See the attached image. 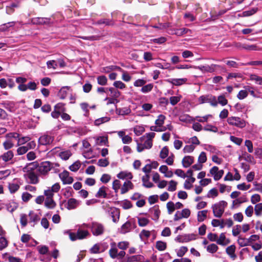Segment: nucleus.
<instances>
[{"mask_svg":"<svg viewBox=\"0 0 262 262\" xmlns=\"http://www.w3.org/2000/svg\"><path fill=\"white\" fill-rule=\"evenodd\" d=\"M129 243L127 241H122L117 244L115 242L110 244L109 255L112 258L118 259H122L125 255V252L124 251L128 248Z\"/></svg>","mask_w":262,"mask_h":262,"instance_id":"nucleus-1","label":"nucleus"},{"mask_svg":"<svg viewBox=\"0 0 262 262\" xmlns=\"http://www.w3.org/2000/svg\"><path fill=\"white\" fill-rule=\"evenodd\" d=\"M227 206V203L225 201H221L212 205L211 208L212 209L213 215L218 218L222 217Z\"/></svg>","mask_w":262,"mask_h":262,"instance_id":"nucleus-2","label":"nucleus"},{"mask_svg":"<svg viewBox=\"0 0 262 262\" xmlns=\"http://www.w3.org/2000/svg\"><path fill=\"white\" fill-rule=\"evenodd\" d=\"M37 167V163L33 162L30 163L26 167L27 171V173L25 174V176L30 181V183L33 184H36L38 183L39 180L37 176L32 171H30Z\"/></svg>","mask_w":262,"mask_h":262,"instance_id":"nucleus-3","label":"nucleus"},{"mask_svg":"<svg viewBox=\"0 0 262 262\" xmlns=\"http://www.w3.org/2000/svg\"><path fill=\"white\" fill-rule=\"evenodd\" d=\"M228 123L232 126L243 128L246 125V121L238 117L231 116L227 119Z\"/></svg>","mask_w":262,"mask_h":262,"instance_id":"nucleus-4","label":"nucleus"},{"mask_svg":"<svg viewBox=\"0 0 262 262\" xmlns=\"http://www.w3.org/2000/svg\"><path fill=\"white\" fill-rule=\"evenodd\" d=\"M60 189L59 183H56L51 187H48L44 190L43 194L46 198H53L54 193L58 192Z\"/></svg>","mask_w":262,"mask_h":262,"instance_id":"nucleus-5","label":"nucleus"},{"mask_svg":"<svg viewBox=\"0 0 262 262\" xmlns=\"http://www.w3.org/2000/svg\"><path fill=\"white\" fill-rule=\"evenodd\" d=\"M89 234L87 230L79 229L77 233H69V236L71 241H74L77 239H82L85 238Z\"/></svg>","mask_w":262,"mask_h":262,"instance_id":"nucleus-6","label":"nucleus"},{"mask_svg":"<svg viewBox=\"0 0 262 262\" xmlns=\"http://www.w3.org/2000/svg\"><path fill=\"white\" fill-rule=\"evenodd\" d=\"M37 171L41 174H47L52 168L51 163L49 161H45L40 163L39 165L37 164Z\"/></svg>","mask_w":262,"mask_h":262,"instance_id":"nucleus-7","label":"nucleus"},{"mask_svg":"<svg viewBox=\"0 0 262 262\" xmlns=\"http://www.w3.org/2000/svg\"><path fill=\"white\" fill-rule=\"evenodd\" d=\"M196 238V235L193 233L185 234L177 236L175 241L179 243H187Z\"/></svg>","mask_w":262,"mask_h":262,"instance_id":"nucleus-8","label":"nucleus"},{"mask_svg":"<svg viewBox=\"0 0 262 262\" xmlns=\"http://www.w3.org/2000/svg\"><path fill=\"white\" fill-rule=\"evenodd\" d=\"M36 146V143L34 141L28 142L26 145L19 147L17 149L18 155H21L27 152L29 149H33Z\"/></svg>","mask_w":262,"mask_h":262,"instance_id":"nucleus-9","label":"nucleus"},{"mask_svg":"<svg viewBox=\"0 0 262 262\" xmlns=\"http://www.w3.org/2000/svg\"><path fill=\"white\" fill-rule=\"evenodd\" d=\"M93 234L95 236L102 234L104 232V226L100 223L94 222L91 226Z\"/></svg>","mask_w":262,"mask_h":262,"instance_id":"nucleus-10","label":"nucleus"},{"mask_svg":"<svg viewBox=\"0 0 262 262\" xmlns=\"http://www.w3.org/2000/svg\"><path fill=\"white\" fill-rule=\"evenodd\" d=\"M59 177L63 184H71L74 181L73 177L70 176L69 172L67 170L60 173Z\"/></svg>","mask_w":262,"mask_h":262,"instance_id":"nucleus-11","label":"nucleus"},{"mask_svg":"<svg viewBox=\"0 0 262 262\" xmlns=\"http://www.w3.org/2000/svg\"><path fill=\"white\" fill-rule=\"evenodd\" d=\"M209 173L211 176L213 177L215 181H218L223 177L224 170H219L217 166H213L210 169Z\"/></svg>","mask_w":262,"mask_h":262,"instance_id":"nucleus-12","label":"nucleus"},{"mask_svg":"<svg viewBox=\"0 0 262 262\" xmlns=\"http://www.w3.org/2000/svg\"><path fill=\"white\" fill-rule=\"evenodd\" d=\"M54 153H58V156L62 160H68L72 155V153L69 150H62L59 147H56L53 149Z\"/></svg>","mask_w":262,"mask_h":262,"instance_id":"nucleus-13","label":"nucleus"},{"mask_svg":"<svg viewBox=\"0 0 262 262\" xmlns=\"http://www.w3.org/2000/svg\"><path fill=\"white\" fill-rule=\"evenodd\" d=\"M80 204V201L74 198H70L67 200L66 204V207L68 210L76 209Z\"/></svg>","mask_w":262,"mask_h":262,"instance_id":"nucleus-14","label":"nucleus"},{"mask_svg":"<svg viewBox=\"0 0 262 262\" xmlns=\"http://www.w3.org/2000/svg\"><path fill=\"white\" fill-rule=\"evenodd\" d=\"M218 67L216 64H212L211 65L200 66L194 67V68L199 69L203 73L209 72L212 73L215 71L216 68Z\"/></svg>","mask_w":262,"mask_h":262,"instance_id":"nucleus-15","label":"nucleus"},{"mask_svg":"<svg viewBox=\"0 0 262 262\" xmlns=\"http://www.w3.org/2000/svg\"><path fill=\"white\" fill-rule=\"evenodd\" d=\"M188 79L186 78H170L166 80V81L174 86H181L187 83Z\"/></svg>","mask_w":262,"mask_h":262,"instance_id":"nucleus-16","label":"nucleus"},{"mask_svg":"<svg viewBox=\"0 0 262 262\" xmlns=\"http://www.w3.org/2000/svg\"><path fill=\"white\" fill-rule=\"evenodd\" d=\"M248 201L246 195H243L236 199L232 201L231 208H237L240 207L241 205L243 203H246Z\"/></svg>","mask_w":262,"mask_h":262,"instance_id":"nucleus-17","label":"nucleus"},{"mask_svg":"<svg viewBox=\"0 0 262 262\" xmlns=\"http://www.w3.org/2000/svg\"><path fill=\"white\" fill-rule=\"evenodd\" d=\"M159 171L164 174V177L167 178L172 177L173 173L169 169L166 165H162L159 168Z\"/></svg>","mask_w":262,"mask_h":262,"instance_id":"nucleus-18","label":"nucleus"},{"mask_svg":"<svg viewBox=\"0 0 262 262\" xmlns=\"http://www.w3.org/2000/svg\"><path fill=\"white\" fill-rule=\"evenodd\" d=\"M53 141L52 138L47 135L41 136L38 139V143L40 145H46L50 144Z\"/></svg>","mask_w":262,"mask_h":262,"instance_id":"nucleus-19","label":"nucleus"},{"mask_svg":"<svg viewBox=\"0 0 262 262\" xmlns=\"http://www.w3.org/2000/svg\"><path fill=\"white\" fill-rule=\"evenodd\" d=\"M94 138L95 139L96 144L98 145L108 146L107 136H98Z\"/></svg>","mask_w":262,"mask_h":262,"instance_id":"nucleus-20","label":"nucleus"},{"mask_svg":"<svg viewBox=\"0 0 262 262\" xmlns=\"http://www.w3.org/2000/svg\"><path fill=\"white\" fill-rule=\"evenodd\" d=\"M134 185L130 181H125L121 188V193L122 194L125 193L129 190L132 189Z\"/></svg>","mask_w":262,"mask_h":262,"instance_id":"nucleus-21","label":"nucleus"},{"mask_svg":"<svg viewBox=\"0 0 262 262\" xmlns=\"http://www.w3.org/2000/svg\"><path fill=\"white\" fill-rule=\"evenodd\" d=\"M107 188L104 186L101 187L98 192L96 193L95 196L98 198H106L107 197Z\"/></svg>","mask_w":262,"mask_h":262,"instance_id":"nucleus-22","label":"nucleus"},{"mask_svg":"<svg viewBox=\"0 0 262 262\" xmlns=\"http://www.w3.org/2000/svg\"><path fill=\"white\" fill-rule=\"evenodd\" d=\"M230 243L229 239L226 238L225 234L222 233L220 234L219 237H217V244L222 246H225Z\"/></svg>","mask_w":262,"mask_h":262,"instance_id":"nucleus-23","label":"nucleus"},{"mask_svg":"<svg viewBox=\"0 0 262 262\" xmlns=\"http://www.w3.org/2000/svg\"><path fill=\"white\" fill-rule=\"evenodd\" d=\"M194 161V158L190 156H185L182 160V164L184 167H188Z\"/></svg>","mask_w":262,"mask_h":262,"instance_id":"nucleus-24","label":"nucleus"},{"mask_svg":"<svg viewBox=\"0 0 262 262\" xmlns=\"http://www.w3.org/2000/svg\"><path fill=\"white\" fill-rule=\"evenodd\" d=\"M150 212L152 215V219L154 220L157 221L158 220L160 214V210L158 206H155L151 208L150 209Z\"/></svg>","mask_w":262,"mask_h":262,"instance_id":"nucleus-25","label":"nucleus"},{"mask_svg":"<svg viewBox=\"0 0 262 262\" xmlns=\"http://www.w3.org/2000/svg\"><path fill=\"white\" fill-rule=\"evenodd\" d=\"M117 177L118 178L122 180H131L133 178V175L132 173L127 171H121L117 174Z\"/></svg>","mask_w":262,"mask_h":262,"instance_id":"nucleus-26","label":"nucleus"},{"mask_svg":"<svg viewBox=\"0 0 262 262\" xmlns=\"http://www.w3.org/2000/svg\"><path fill=\"white\" fill-rule=\"evenodd\" d=\"M111 213L113 221L114 223H117L119 220L120 217L119 210L116 208H112L111 210Z\"/></svg>","mask_w":262,"mask_h":262,"instance_id":"nucleus-27","label":"nucleus"},{"mask_svg":"<svg viewBox=\"0 0 262 262\" xmlns=\"http://www.w3.org/2000/svg\"><path fill=\"white\" fill-rule=\"evenodd\" d=\"M170 32H169L170 34H175L177 36H182L184 34L187 33L189 30L186 28H181L175 30H170Z\"/></svg>","mask_w":262,"mask_h":262,"instance_id":"nucleus-28","label":"nucleus"},{"mask_svg":"<svg viewBox=\"0 0 262 262\" xmlns=\"http://www.w3.org/2000/svg\"><path fill=\"white\" fill-rule=\"evenodd\" d=\"M132 228V223L130 222H126L121 227L120 232L125 234L129 232Z\"/></svg>","mask_w":262,"mask_h":262,"instance_id":"nucleus-29","label":"nucleus"},{"mask_svg":"<svg viewBox=\"0 0 262 262\" xmlns=\"http://www.w3.org/2000/svg\"><path fill=\"white\" fill-rule=\"evenodd\" d=\"M195 178L193 177H188L185 180L184 187L186 189H190L192 187L193 183L195 182Z\"/></svg>","mask_w":262,"mask_h":262,"instance_id":"nucleus-30","label":"nucleus"},{"mask_svg":"<svg viewBox=\"0 0 262 262\" xmlns=\"http://www.w3.org/2000/svg\"><path fill=\"white\" fill-rule=\"evenodd\" d=\"M56 205L53 198H45V206L48 209H54Z\"/></svg>","mask_w":262,"mask_h":262,"instance_id":"nucleus-31","label":"nucleus"},{"mask_svg":"<svg viewBox=\"0 0 262 262\" xmlns=\"http://www.w3.org/2000/svg\"><path fill=\"white\" fill-rule=\"evenodd\" d=\"M208 211L204 210L199 211L197 213V220L199 222H203L206 218Z\"/></svg>","mask_w":262,"mask_h":262,"instance_id":"nucleus-32","label":"nucleus"},{"mask_svg":"<svg viewBox=\"0 0 262 262\" xmlns=\"http://www.w3.org/2000/svg\"><path fill=\"white\" fill-rule=\"evenodd\" d=\"M149 175L145 174L142 177L143 185L147 188H151L154 186V184L149 182Z\"/></svg>","mask_w":262,"mask_h":262,"instance_id":"nucleus-33","label":"nucleus"},{"mask_svg":"<svg viewBox=\"0 0 262 262\" xmlns=\"http://www.w3.org/2000/svg\"><path fill=\"white\" fill-rule=\"evenodd\" d=\"M110 92V96L112 98H116L118 99V98L120 96L121 93L117 89L114 88H107Z\"/></svg>","mask_w":262,"mask_h":262,"instance_id":"nucleus-34","label":"nucleus"},{"mask_svg":"<svg viewBox=\"0 0 262 262\" xmlns=\"http://www.w3.org/2000/svg\"><path fill=\"white\" fill-rule=\"evenodd\" d=\"M211 225L214 227H219L221 229H223L224 228V220L213 219Z\"/></svg>","mask_w":262,"mask_h":262,"instance_id":"nucleus-35","label":"nucleus"},{"mask_svg":"<svg viewBox=\"0 0 262 262\" xmlns=\"http://www.w3.org/2000/svg\"><path fill=\"white\" fill-rule=\"evenodd\" d=\"M226 252L230 256V257L233 259L236 258V255L235 254V247L234 245H231L226 248Z\"/></svg>","mask_w":262,"mask_h":262,"instance_id":"nucleus-36","label":"nucleus"},{"mask_svg":"<svg viewBox=\"0 0 262 262\" xmlns=\"http://www.w3.org/2000/svg\"><path fill=\"white\" fill-rule=\"evenodd\" d=\"M14 156L13 152L11 150H9L6 152L4 153L1 158L5 162H8L11 160Z\"/></svg>","mask_w":262,"mask_h":262,"instance_id":"nucleus-37","label":"nucleus"},{"mask_svg":"<svg viewBox=\"0 0 262 262\" xmlns=\"http://www.w3.org/2000/svg\"><path fill=\"white\" fill-rule=\"evenodd\" d=\"M143 259V256L141 255H136L127 257V261L129 262H140Z\"/></svg>","mask_w":262,"mask_h":262,"instance_id":"nucleus-38","label":"nucleus"},{"mask_svg":"<svg viewBox=\"0 0 262 262\" xmlns=\"http://www.w3.org/2000/svg\"><path fill=\"white\" fill-rule=\"evenodd\" d=\"M19 188V185L15 182L9 183L8 184V189L11 193H14Z\"/></svg>","mask_w":262,"mask_h":262,"instance_id":"nucleus-39","label":"nucleus"},{"mask_svg":"<svg viewBox=\"0 0 262 262\" xmlns=\"http://www.w3.org/2000/svg\"><path fill=\"white\" fill-rule=\"evenodd\" d=\"M250 80L254 81L257 84L262 85V77L256 75L251 74L250 76Z\"/></svg>","mask_w":262,"mask_h":262,"instance_id":"nucleus-40","label":"nucleus"},{"mask_svg":"<svg viewBox=\"0 0 262 262\" xmlns=\"http://www.w3.org/2000/svg\"><path fill=\"white\" fill-rule=\"evenodd\" d=\"M70 90V87L69 86H63L62 87L59 92V96L61 99H64L68 93V92Z\"/></svg>","mask_w":262,"mask_h":262,"instance_id":"nucleus-41","label":"nucleus"},{"mask_svg":"<svg viewBox=\"0 0 262 262\" xmlns=\"http://www.w3.org/2000/svg\"><path fill=\"white\" fill-rule=\"evenodd\" d=\"M17 207L18 204L15 202H11L6 205L7 210L10 212H13Z\"/></svg>","mask_w":262,"mask_h":262,"instance_id":"nucleus-42","label":"nucleus"},{"mask_svg":"<svg viewBox=\"0 0 262 262\" xmlns=\"http://www.w3.org/2000/svg\"><path fill=\"white\" fill-rule=\"evenodd\" d=\"M49 21L50 19L49 18L44 17L36 18L33 20V23L36 24H48Z\"/></svg>","mask_w":262,"mask_h":262,"instance_id":"nucleus-43","label":"nucleus"},{"mask_svg":"<svg viewBox=\"0 0 262 262\" xmlns=\"http://www.w3.org/2000/svg\"><path fill=\"white\" fill-rule=\"evenodd\" d=\"M131 112V110L128 107H123L121 108H117L116 113L119 115H127Z\"/></svg>","mask_w":262,"mask_h":262,"instance_id":"nucleus-44","label":"nucleus"},{"mask_svg":"<svg viewBox=\"0 0 262 262\" xmlns=\"http://www.w3.org/2000/svg\"><path fill=\"white\" fill-rule=\"evenodd\" d=\"M115 70H117L119 71H122V69L120 67H117V66H112L103 68L102 69V72L108 73H110L111 71H114Z\"/></svg>","mask_w":262,"mask_h":262,"instance_id":"nucleus-45","label":"nucleus"},{"mask_svg":"<svg viewBox=\"0 0 262 262\" xmlns=\"http://www.w3.org/2000/svg\"><path fill=\"white\" fill-rule=\"evenodd\" d=\"M179 120L184 122H190L194 121V119L192 118L189 115L187 114L181 115L179 116Z\"/></svg>","mask_w":262,"mask_h":262,"instance_id":"nucleus-46","label":"nucleus"},{"mask_svg":"<svg viewBox=\"0 0 262 262\" xmlns=\"http://www.w3.org/2000/svg\"><path fill=\"white\" fill-rule=\"evenodd\" d=\"M255 214L257 216H259L262 214V203H258L254 206V209Z\"/></svg>","mask_w":262,"mask_h":262,"instance_id":"nucleus-47","label":"nucleus"},{"mask_svg":"<svg viewBox=\"0 0 262 262\" xmlns=\"http://www.w3.org/2000/svg\"><path fill=\"white\" fill-rule=\"evenodd\" d=\"M186 142L192 145H193V146L195 147H196L197 145L200 144L199 139L196 136H194L188 139V141Z\"/></svg>","mask_w":262,"mask_h":262,"instance_id":"nucleus-48","label":"nucleus"},{"mask_svg":"<svg viewBox=\"0 0 262 262\" xmlns=\"http://www.w3.org/2000/svg\"><path fill=\"white\" fill-rule=\"evenodd\" d=\"M178 183L174 181V180H171L168 182V186L167 188V190L169 191H174L177 189V186Z\"/></svg>","mask_w":262,"mask_h":262,"instance_id":"nucleus-49","label":"nucleus"},{"mask_svg":"<svg viewBox=\"0 0 262 262\" xmlns=\"http://www.w3.org/2000/svg\"><path fill=\"white\" fill-rule=\"evenodd\" d=\"M110 118L108 117H103L95 120L94 124L96 126H99L100 124L109 121Z\"/></svg>","mask_w":262,"mask_h":262,"instance_id":"nucleus-50","label":"nucleus"},{"mask_svg":"<svg viewBox=\"0 0 262 262\" xmlns=\"http://www.w3.org/2000/svg\"><path fill=\"white\" fill-rule=\"evenodd\" d=\"M248 95L247 90L246 89L239 91L237 95V98L239 100H243L246 98Z\"/></svg>","mask_w":262,"mask_h":262,"instance_id":"nucleus-51","label":"nucleus"},{"mask_svg":"<svg viewBox=\"0 0 262 262\" xmlns=\"http://www.w3.org/2000/svg\"><path fill=\"white\" fill-rule=\"evenodd\" d=\"M154 85L152 83H149L146 85H144L141 89V91L143 93H147L150 92L153 89Z\"/></svg>","mask_w":262,"mask_h":262,"instance_id":"nucleus-52","label":"nucleus"},{"mask_svg":"<svg viewBox=\"0 0 262 262\" xmlns=\"http://www.w3.org/2000/svg\"><path fill=\"white\" fill-rule=\"evenodd\" d=\"M182 96L179 95L177 96H171L169 98L170 103L172 105L177 104L181 99Z\"/></svg>","mask_w":262,"mask_h":262,"instance_id":"nucleus-53","label":"nucleus"},{"mask_svg":"<svg viewBox=\"0 0 262 262\" xmlns=\"http://www.w3.org/2000/svg\"><path fill=\"white\" fill-rule=\"evenodd\" d=\"M212 118V116L211 115H207L203 117H196V118L194 119V120H196L198 122L203 123L207 122L209 119Z\"/></svg>","mask_w":262,"mask_h":262,"instance_id":"nucleus-54","label":"nucleus"},{"mask_svg":"<svg viewBox=\"0 0 262 262\" xmlns=\"http://www.w3.org/2000/svg\"><path fill=\"white\" fill-rule=\"evenodd\" d=\"M97 82L99 85H105L107 82V79L106 76L101 75L98 76L97 78Z\"/></svg>","mask_w":262,"mask_h":262,"instance_id":"nucleus-55","label":"nucleus"},{"mask_svg":"<svg viewBox=\"0 0 262 262\" xmlns=\"http://www.w3.org/2000/svg\"><path fill=\"white\" fill-rule=\"evenodd\" d=\"M237 242L241 247H245L249 245V241L246 238L239 237Z\"/></svg>","mask_w":262,"mask_h":262,"instance_id":"nucleus-56","label":"nucleus"},{"mask_svg":"<svg viewBox=\"0 0 262 262\" xmlns=\"http://www.w3.org/2000/svg\"><path fill=\"white\" fill-rule=\"evenodd\" d=\"M30 138L29 137H18V138L17 139V145L19 146L21 145H23L27 142H29L30 140Z\"/></svg>","mask_w":262,"mask_h":262,"instance_id":"nucleus-57","label":"nucleus"},{"mask_svg":"<svg viewBox=\"0 0 262 262\" xmlns=\"http://www.w3.org/2000/svg\"><path fill=\"white\" fill-rule=\"evenodd\" d=\"M82 154L86 159H90L94 157L93 150L91 148L84 150Z\"/></svg>","mask_w":262,"mask_h":262,"instance_id":"nucleus-58","label":"nucleus"},{"mask_svg":"<svg viewBox=\"0 0 262 262\" xmlns=\"http://www.w3.org/2000/svg\"><path fill=\"white\" fill-rule=\"evenodd\" d=\"M165 120V116L163 115H160L158 116L157 119L155 121V124L159 127H161L163 124Z\"/></svg>","mask_w":262,"mask_h":262,"instance_id":"nucleus-59","label":"nucleus"},{"mask_svg":"<svg viewBox=\"0 0 262 262\" xmlns=\"http://www.w3.org/2000/svg\"><path fill=\"white\" fill-rule=\"evenodd\" d=\"M145 131L143 126L137 125L134 128V132L137 136L141 135Z\"/></svg>","mask_w":262,"mask_h":262,"instance_id":"nucleus-60","label":"nucleus"},{"mask_svg":"<svg viewBox=\"0 0 262 262\" xmlns=\"http://www.w3.org/2000/svg\"><path fill=\"white\" fill-rule=\"evenodd\" d=\"M219 248L215 244H211L207 247V251L211 253H214L217 251Z\"/></svg>","mask_w":262,"mask_h":262,"instance_id":"nucleus-61","label":"nucleus"},{"mask_svg":"<svg viewBox=\"0 0 262 262\" xmlns=\"http://www.w3.org/2000/svg\"><path fill=\"white\" fill-rule=\"evenodd\" d=\"M217 101L218 103L220 104L222 106H225L228 103V100L225 98V96L224 95H220L217 97Z\"/></svg>","mask_w":262,"mask_h":262,"instance_id":"nucleus-62","label":"nucleus"},{"mask_svg":"<svg viewBox=\"0 0 262 262\" xmlns=\"http://www.w3.org/2000/svg\"><path fill=\"white\" fill-rule=\"evenodd\" d=\"M219 194L216 188H212L209 191L207 197L209 198H215Z\"/></svg>","mask_w":262,"mask_h":262,"instance_id":"nucleus-63","label":"nucleus"},{"mask_svg":"<svg viewBox=\"0 0 262 262\" xmlns=\"http://www.w3.org/2000/svg\"><path fill=\"white\" fill-rule=\"evenodd\" d=\"M109 161L107 158L100 159L98 161L97 165L100 167H106L109 165Z\"/></svg>","mask_w":262,"mask_h":262,"instance_id":"nucleus-64","label":"nucleus"}]
</instances>
